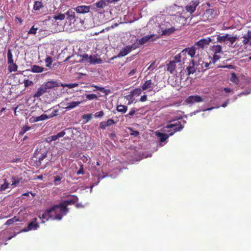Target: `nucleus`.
Segmentation results:
<instances>
[{"instance_id":"nucleus-1","label":"nucleus","mask_w":251,"mask_h":251,"mask_svg":"<svg viewBox=\"0 0 251 251\" xmlns=\"http://www.w3.org/2000/svg\"><path fill=\"white\" fill-rule=\"evenodd\" d=\"M215 36L202 38L197 42L191 47L186 48L180 53L176 55L173 60L169 63H196L195 58L199 55L200 51H201L205 48H207L210 43L215 44Z\"/></svg>"},{"instance_id":"nucleus-35","label":"nucleus","mask_w":251,"mask_h":251,"mask_svg":"<svg viewBox=\"0 0 251 251\" xmlns=\"http://www.w3.org/2000/svg\"><path fill=\"white\" fill-rule=\"evenodd\" d=\"M19 221L18 218L16 216H14L13 218L8 220L5 225H10L14 224L15 222Z\"/></svg>"},{"instance_id":"nucleus-3","label":"nucleus","mask_w":251,"mask_h":251,"mask_svg":"<svg viewBox=\"0 0 251 251\" xmlns=\"http://www.w3.org/2000/svg\"><path fill=\"white\" fill-rule=\"evenodd\" d=\"M69 211L65 205H63L62 203L58 205H53L51 208L49 209V212L52 215L53 219L60 220L64 215H65Z\"/></svg>"},{"instance_id":"nucleus-8","label":"nucleus","mask_w":251,"mask_h":251,"mask_svg":"<svg viewBox=\"0 0 251 251\" xmlns=\"http://www.w3.org/2000/svg\"><path fill=\"white\" fill-rule=\"evenodd\" d=\"M37 219L36 218L33 219V221L29 223L27 227L24 228L22 231L27 232L30 230H35L37 229L39 227L38 223L37 222Z\"/></svg>"},{"instance_id":"nucleus-21","label":"nucleus","mask_w":251,"mask_h":251,"mask_svg":"<svg viewBox=\"0 0 251 251\" xmlns=\"http://www.w3.org/2000/svg\"><path fill=\"white\" fill-rule=\"evenodd\" d=\"M193 65H195L196 71L200 73L203 72L207 69L210 64H204V66H203V64H191Z\"/></svg>"},{"instance_id":"nucleus-42","label":"nucleus","mask_w":251,"mask_h":251,"mask_svg":"<svg viewBox=\"0 0 251 251\" xmlns=\"http://www.w3.org/2000/svg\"><path fill=\"white\" fill-rule=\"evenodd\" d=\"M24 83L25 87H27L28 86H32L33 85V81L29 80L28 79H25L24 81Z\"/></svg>"},{"instance_id":"nucleus-44","label":"nucleus","mask_w":251,"mask_h":251,"mask_svg":"<svg viewBox=\"0 0 251 251\" xmlns=\"http://www.w3.org/2000/svg\"><path fill=\"white\" fill-rule=\"evenodd\" d=\"M58 109H55L53 110L52 112L48 116V119L52 118L55 116H57L58 114Z\"/></svg>"},{"instance_id":"nucleus-40","label":"nucleus","mask_w":251,"mask_h":251,"mask_svg":"<svg viewBox=\"0 0 251 251\" xmlns=\"http://www.w3.org/2000/svg\"><path fill=\"white\" fill-rule=\"evenodd\" d=\"M7 59L8 63H14V61L12 59V54L10 49L8 50L7 52Z\"/></svg>"},{"instance_id":"nucleus-29","label":"nucleus","mask_w":251,"mask_h":251,"mask_svg":"<svg viewBox=\"0 0 251 251\" xmlns=\"http://www.w3.org/2000/svg\"><path fill=\"white\" fill-rule=\"evenodd\" d=\"M44 68L41 67L37 65H34L31 69L32 72L34 73H41L44 71Z\"/></svg>"},{"instance_id":"nucleus-25","label":"nucleus","mask_w":251,"mask_h":251,"mask_svg":"<svg viewBox=\"0 0 251 251\" xmlns=\"http://www.w3.org/2000/svg\"><path fill=\"white\" fill-rule=\"evenodd\" d=\"M80 103L81 101H72L71 102L68 103L65 108L67 110H70L75 108Z\"/></svg>"},{"instance_id":"nucleus-30","label":"nucleus","mask_w":251,"mask_h":251,"mask_svg":"<svg viewBox=\"0 0 251 251\" xmlns=\"http://www.w3.org/2000/svg\"><path fill=\"white\" fill-rule=\"evenodd\" d=\"M41 219L49 220V218H52V215L50 212H49V209L46 210L45 213L42 214L41 217H40Z\"/></svg>"},{"instance_id":"nucleus-47","label":"nucleus","mask_w":251,"mask_h":251,"mask_svg":"<svg viewBox=\"0 0 251 251\" xmlns=\"http://www.w3.org/2000/svg\"><path fill=\"white\" fill-rule=\"evenodd\" d=\"M221 58V55L219 54V53H214L213 57V62H215L218 61L219 59Z\"/></svg>"},{"instance_id":"nucleus-54","label":"nucleus","mask_w":251,"mask_h":251,"mask_svg":"<svg viewBox=\"0 0 251 251\" xmlns=\"http://www.w3.org/2000/svg\"><path fill=\"white\" fill-rule=\"evenodd\" d=\"M66 133L64 130H63L57 134V136L59 138L62 137L65 135Z\"/></svg>"},{"instance_id":"nucleus-62","label":"nucleus","mask_w":251,"mask_h":251,"mask_svg":"<svg viewBox=\"0 0 251 251\" xmlns=\"http://www.w3.org/2000/svg\"><path fill=\"white\" fill-rule=\"evenodd\" d=\"M224 91L226 92V93H228V92H231V90L230 89L228 88H225L224 89Z\"/></svg>"},{"instance_id":"nucleus-58","label":"nucleus","mask_w":251,"mask_h":251,"mask_svg":"<svg viewBox=\"0 0 251 251\" xmlns=\"http://www.w3.org/2000/svg\"><path fill=\"white\" fill-rule=\"evenodd\" d=\"M135 113V111L133 109L131 110L129 113L126 115V117H128V116H133Z\"/></svg>"},{"instance_id":"nucleus-28","label":"nucleus","mask_w":251,"mask_h":251,"mask_svg":"<svg viewBox=\"0 0 251 251\" xmlns=\"http://www.w3.org/2000/svg\"><path fill=\"white\" fill-rule=\"evenodd\" d=\"M1 182L2 183H1L0 186V191H4L8 188L9 183H8L5 179H2Z\"/></svg>"},{"instance_id":"nucleus-18","label":"nucleus","mask_w":251,"mask_h":251,"mask_svg":"<svg viewBox=\"0 0 251 251\" xmlns=\"http://www.w3.org/2000/svg\"><path fill=\"white\" fill-rule=\"evenodd\" d=\"M115 123L113 119H108L107 121H103L100 123V128L102 129H105L106 127L109 126Z\"/></svg>"},{"instance_id":"nucleus-50","label":"nucleus","mask_w":251,"mask_h":251,"mask_svg":"<svg viewBox=\"0 0 251 251\" xmlns=\"http://www.w3.org/2000/svg\"><path fill=\"white\" fill-rule=\"evenodd\" d=\"M104 115V113L102 111H100L98 112H96L95 114V117H101Z\"/></svg>"},{"instance_id":"nucleus-20","label":"nucleus","mask_w":251,"mask_h":251,"mask_svg":"<svg viewBox=\"0 0 251 251\" xmlns=\"http://www.w3.org/2000/svg\"><path fill=\"white\" fill-rule=\"evenodd\" d=\"M142 91H143L142 88H135L131 92V94L130 95L126 96V99H128L129 98L131 99L133 96H138L141 94Z\"/></svg>"},{"instance_id":"nucleus-4","label":"nucleus","mask_w":251,"mask_h":251,"mask_svg":"<svg viewBox=\"0 0 251 251\" xmlns=\"http://www.w3.org/2000/svg\"><path fill=\"white\" fill-rule=\"evenodd\" d=\"M47 151L44 147H38L34 152V158H36L35 161L41 164L43 160L47 157Z\"/></svg>"},{"instance_id":"nucleus-16","label":"nucleus","mask_w":251,"mask_h":251,"mask_svg":"<svg viewBox=\"0 0 251 251\" xmlns=\"http://www.w3.org/2000/svg\"><path fill=\"white\" fill-rule=\"evenodd\" d=\"M75 11L80 14H85L88 13L91 9L90 6L80 5L74 8Z\"/></svg>"},{"instance_id":"nucleus-12","label":"nucleus","mask_w":251,"mask_h":251,"mask_svg":"<svg viewBox=\"0 0 251 251\" xmlns=\"http://www.w3.org/2000/svg\"><path fill=\"white\" fill-rule=\"evenodd\" d=\"M137 48V46L135 44H132L131 46H127L125 47L119 53V56H124L127 54L132 50L135 49Z\"/></svg>"},{"instance_id":"nucleus-46","label":"nucleus","mask_w":251,"mask_h":251,"mask_svg":"<svg viewBox=\"0 0 251 251\" xmlns=\"http://www.w3.org/2000/svg\"><path fill=\"white\" fill-rule=\"evenodd\" d=\"M91 87H95L96 88V89L97 90H100L101 92H105L106 94H107V93L106 92V90L104 89V88L103 87H99L98 86H97V85H95L94 84H92L91 85Z\"/></svg>"},{"instance_id":"nucleus-33","label":"nucleus","mask_w":251,"mask_h":251,"mask_svg":"<svg viewBox=\"0 0 251 251\" xmlns=\"http://www.w3.org/2000/svg\"><path fill=\"white\" fill-rule=\"evenodd\" d=\"M33 118H34L33 121L34 122H38V121H43L46 119H48V115H47L46 114H42L40 116L35 117H34Z\"/></svg>"},{"instance_id":"nucleus-39","label":"nucleus","mask_w":251,"mask_h":251,"mask_svg":"<svg viewBox=\"0 0 251 251\" xmlns=\"http://www.w3.org/2000/svg\"><path fill=\"white\" fill-rule=\"evenodd\" d=\"M20 179H21L19 178L17 176H13L12 177V180H11L12 184H11V185H14V186L17 185L20 182Z\"/></svg>"},{"instance_id":"nucleus-17","label":"nucleus","mask_w":251,"mask_h":251,"mask_svg":"<svg viewBox=\"0 0 251 251\" xmlns=\"http://www.w3.org/2000/svg\"><path fill=\"white\" fill-rule=\"evenodd\" d=\"M78 200V198L75 195H73L71 197L70 199L64 201L62 203L65 207H67V205L70 204H74Z\"/></svg>"},{"instance_id":"nucleus-37","label":"nucleus","mask_w":251,"mask_h":251,"mask_svg":"<svg viewBox=\"0 0 251 251\" xmlns=\"http://www.w3.org/2000/svg\"><path fill=\"white\" fill-rule=\"evenodd\" d=\"M18 67L16 64H10L8 66V71L9 73L12 72H15L17 70Z\"/></svg>"},{"instance_id":"nucleus-31","label":"nucleus","mask_w":251,"mask_h":251,"mask_svg":"<svg viewBox=\"0 0 251 251\" xmlns=\"http://www.w3.org/2000/svg\"><path fill=\"white\" fill-rule=\"evenodd\" d=\"M117 110L118 112L125 113L127 110V107L123 105H119L117 106Z\"/></svg>"},{"instance_id":"nucleus-22","label":"nucleus","mask_w":251,"mask_h":251,"mask_svg":"<svg viewBox=\"0 0 251 251\" xmlns=\"http://www.w3.org/2000/svg\"><path fill=\"white\" fill-rule=\"evenodd\" d=\"M47 92V90L45 88V87L43 86V85H42L37 90V91L34 93L33 95L34 98H39L45 93Z\"/></svg>"},{"instance_id":"nucleus-15","label":"nucleus","mask_w":251,"mask_h":251,"mask_svg":"<svg viewBox=\"0 0 251 251\" xmlns=\"http://www.w3.org/2000/svg\"><path fill=\"white\" fill-rule=\"evenodd\" d=\"M154 87V84L151 79L147 80L142 86L143 91L148 90L151 91Z\"/></svg>"},{"instance_id":"nucleus-61","label":"nucleus","mask_w":251,"mask_h":251,"mask_svg":"<svg viewBox=\"0 0 251 251\" xmlns=\"http://www.w3.org/2000/svg\"><path fill=\"white\" fill-rule=\"evenodd\" d=\"M219 67L227 68H229V69L233 68V66L231 65H228V66H219Z\"/></svg>"},{"instance_id":"nucleus-48","label":"nucleus","mask_w":251,"mask_h":251,"mask_svg":"<svg viewBox=\"0 0 251 251\" xmlns=\"http://www.w3.org/2000/svg\"><path fill=\"white\" fill-rule=\"evenodd\" d=\"M37 29L38 28H35L34 26H33L28 31V34H35Z\"/></svg>"},{"instance_id":"nucleus-2","label":"nucleus","mask_w":251,"mask_h":251,"mask_svg":"<svg viewBox=\"0 0 251 251\" xmlns=\"http://www.w3.org/2000/svg\"><path fill=\"white\" fill-rule=\"evenodd\" d=\"M216 37L215 44L211 46L210 49L214 53H220L223 52V50H226V47H235L234 43L238 39L237 36H233L229 34H221L215 36Z\"/></svg>"},{"instance_id":"nucleus-11","label":"nucleus","mask_w":251,"mask_h":251,"mask_svg":"<svg viewBox=\"0 0 251 251\" xmlns=\"http://www.w3.org/2000/svg\"><path fill=\"white\" fill-rule=\"evenodd\" d=\"M75 9H70L65 13V17L71 23H74L75 21Z\"/></svg>"},{"instance_id":"nucleus-24","label":"nucleus","mask_w":251,"mask_h":251,"mask_svg":"<svg viewBox=\"0 0 251 251\" xmlns=\"http://www.w3.org/2000/svg\"><path fill=\"white\" fill-rule=\"evenodd\" d=\"M174 134V132H171L169 134L163 133H158L157 136L160 139V141L161 142H163L167 139L169 136H172Z\"/></svg>"},{"instance_id":"nucleus-64","label":"nucleus","mask_w":251,"mask_h":251,"mask_svg":"<svg viewBox=\"0 0 251 251\" xmlns=\"http://www.w3.org/2000/svg\"><path fill=\"white\" fill-rule=\"evenodd\" d=\"M179 65L181 66V67H180V69H179V68H178L177 69V70H178V71H180V72H181V71H182V68H183V67H182V65H184V63H182V64H179Z\"/></svg>"},{"instance_id":"nucleus-7","label":"nucleus","mask_w":251,"mask_h":251,"mask_svg":"<svg viewBox=\"0 0 251 251\" xmlns=\"http://www.w3.org/2000/svg\"><path fill=\"white\" fill-rule=\"evenodd\" d=\"M155 35L154 34H151L145 36L140 39L138 40H137L136 43L135 44L136 46H137V48L139 47L140 46L143 45L148 42H150L151 41H153L155 40V38H153Z\"/></svg>"},{"instance_id":"nucleus-36","label":"nucleus","mask_w":251,"mask_h":251,"mask_svg":"<svg viewBox=\"0 0 251 251\" xmlns=\"http://www.w3.org/2000/svg\"><path fill=\"white\" fill-rule=\"evenodd\" d=\"M65 14L59 13L57 15H54L53 17V18L55 20H60L62 21L63 20H64L65 19Z\"/></svg>"},{"instance_id":"nucleus-63","label":"nucleus","mask_w":251,"mask_h":251,"mask_svg":"<svg viewBox=\"0 0 251 251\" xmlns=\"http://www.w3.org/2000/svg\"><path fill=\"white\" fill-rule=\"evenodd\" d=\"M228 104V101H225L224 103H223L222 105V106L223 107H225L227 106Z\"/></svg>"},{"instance_id":"nucleus-13","label":"nucleus","mask_w":251,"mask_h":251,"mask_svg":"<svg viewBox=\"0 0 251 251\" xmlns=\"http://www.w3.org/2000/svg\"><path fill=\"white\" fill-rule=\"evenodd\" d=\"M186 102L188 103H194L195 102H200L203 101L202 98L198 95H192L188 97L186 99Z\"/></svg>"},{"instance_id":"nucleus-19","label":"nucleus","mask_w":251,"mask_h":251,"mask_svg":"<svg viewBox=\"0 0 251 251\" xmlns=\"http://www.w3.org/2000/svg\"><path fill=\"white\" fill-rule=\"evenodd\" d=\"M162 36H169L173 34L175 31L176 28L174 27L164 29L163 27L161 28Z\"/></svg>"},{"instance_id":"nucleus-5","label":"nucleus","mask_w":251,"mask_h":251,"mask_svg":"<svg viewBox=\"0 0 251 251\" xmlns=\"http://www.w3.org/2000/svg\"><path fill=\"white\" fill-rule=\"evenodd\" d=\"M181 121H179L178 120H173L169 122L167 126H166V128H175L174 129V133L175 132L179 131L181 129L183 128V126L181 124V119H179Z\"/></svg>"},{"instance_id":"nucleus-49","label":"nucleus","mask_w":251,"mask_h":251,"mask_svg":"<svg viewBox=\"0 0 251 251\" xmlns=\"http://www.w3.org/2000/svg\"><path fill=\"white\" fill-rule=\"evenodd\" d=\"M84 174V172L83 170V166L82 165L80 166V167L79 169L77 171L76 174L77 175H83Z\"/></svg>"},{"instance_id":"nucleus-43","label":"nucleus","mask_w":251,"mask_h":251,"mask_svg":"<svg viewBox=\"0 0 251 251\" xmlns=\"http://www.w3.org/2000/svg\"><path fill=\"white\" fill-rule=\"evenodd\" d=\"M86 98L87 100H92L94 99H97L98 98L97 96L94 94H87L86 95Z\"/></svg>"},{"instance_id":"nucleus-45","label":"nucleus","mask_w":251,"mask_h":251,"mask_svg":"<svg viewBox=\"0 0 251 251\" xmlns=\"http://www.w3.org/2000/svg\"><path fill=\"white\" fill-rule=\"evenodd\" d=\"M82 118L83 119H86V122H88L92 119V114H84L82 115Z\"/></svg>"},{"instance_id":"nucleus-34","label":"nucleus","mask_w":251,"mask_h":251,"mask_svg":"<svg viewBox=\"0 0 251 251\" xmlns=\"http://www.w3.org/2000/svg\"><path fill=\"white\" fill-rule=\"evenodd\" d=\"M43 6L42 2L39 1H35L33 6V9L35 10H39Z\"/></svg>"},{"instance_id":"nucleus-41","label":"nucleus","mask_w":251,"mask_h":251,"mask_svg":"<svg viewBox=\"0 0 251 251\" xmlns=\"http://www.w3.org/2000/svg\"><path fill=\"white\" fill-rule=\"evenodd\" d=\"M30 127L28 126H24L21 131L20 132V134L21 135H23L26 131L30 129Z\"/></svg>"},{"instance_id":"nucleus-27","label":"nucleus","mask_w":251,"mask_h":251,"mask_svg":"<svg viewBox=\"0 0 251 251\" xmlns=\"http://www.w3.org/2000/svg\"><path fill=\"white\" fill-rule=\"evenodd\" d=\"M63 178L62 174H59L54 176L53 183L55 185H58L61 182V180Z\"/></svg>"},{"instance_id":"nucleus-26","label":"nucleus","mask_w":251,"mask_h":251,"mask_svg":"<svg viewBox=\"0 0 251 251\" xmlns=\"http://www.w3.org/2000/svg\"><path fill=\"white\" fill-rule=\"evenodd\" d=\"M176 64H167V70L170 72V74H173L178 71L176 70Z\"/></svg>"},{"instance_id":"nucleus-57","label":"nucleus","mask_w":251,"mask_h":251,"mask_svg":"<svg viewBox=\"0 0 251 251\" xmlns=\"http://www.w3.org/2000/svg\"><path fill=\"white\" fill-rule=\"evenodd\" d=\"M29 194H30L33 197H34L35 196V194L33 193L32 192H28L25 193L23 194L22 195V196H28Z\"/></svg>"},{"instance_id":"nucleus-56","label":"nucleus","mask_w":251,"mask_h":251,"mask_svg":"<svg viewBox=\"0 0 251 251\" xmlns=\"http://www.w3.org/2000/svg\"><path fill=\"white\" fill-rule=\"evenodd\" d=\"M137 71V70L136 69H132L131 71H130L128 75V76H132Z\"/></svg>"},{"instance_id":"nucleus-32","label":"nucleus","mask_w":251,"mask_h":251,"mask_svg":"<svg viewBox=\"0 0 251 251\" xmlns=\"http://www.w3.org/2000/svg\"><path fill=\"white\" fill-rule=\"evenodd\" d=\"M186 70H187V75H190V74H193L194 73L197 72L195 65L190 66L189 67H187L186 68Z\"/></svg>"},{"instance_id":"nucleus-51","label":"nucleus","mask_w":251,"mask_h":251,"mask_svg":"<svg viewBox=\"0 0 251 251\" xmlns=\"http://www.w3.org/2000/svg\"><path fill=\"white\" fill-rule=\"evenodd\" d=\"M148 100L147 96L146 95H144L141 97V98L139 99V101H140L141 102H144V101H146V100Z\"/></svg>"},{"instance_id":"nucleus-52","label":"nucleus","mask_w":251,"mask_h":251,"mask_svg":"<svg viewBox=\"0 0 251 251\" xmlns=\"http://www.w3.org/2000/svg\"><path fill=\"white\" fill-rule=\"evenodd\" d=\"M50 139V141H55L58 139L57 135H54L53 136H51L49 138Z\"/></svg>"},{"instance_id":"nucleus-9","label":"nucleus","mask_w":251,"mask_h":251,"mask_svg":"<svg viewBox=\"0 0 251 251\" xmlns=\"http://www.w3.org/2000/svg\"><path fill=\"white\" fill-rule=\"evenodd\" d=\"M199 3L198 0L191 1L185 6L186 10L190 14L193 13L196 10V7L199 5Z\"/></svg>"},{"instance_id":"nucleus-23","label":"nucleus","mask_w":251,"mask_h":251,"mask_svg":"<svg viewBox=\"0 0 251 251\" xmlns=\"http://www.w3.org/2000/svg\"><path fill=\"white\" fill-rule=\"evenodd\" d=\"M242 43L244 45H246L248 44L251 45V31H248L247 34L243 36Z\"/></svg>"},{"instance_id":"nucleus-14","label":"nucleus","mask_w":251,"mask_h":251,"mask_svg":"<svg viewBox=\"0 0 251 251\" xmlns=\"http://www.w3.org/2000/svg\"><path fill=\"white\" fill-rule=\"evenodd\" d=\"M46 90L50 89L59 86V83L57 81L50 80L47 81L42 84Z\"/></svg>"},{"instance_id":"nucleus-6","label":"nucleus","mask_w":251,"mask_h":251,"mask_svg":"<svg viewBox=\"0 0 251 251\" xmlns=\"http://www.w3.org/2000/svg\"><path fill=\"white\" fill-rule=\"evenodd\" d=\"M107 5L108 4L106 0H100L90 5V7L91 9L101 14L104 12L103 8Z\"/></svg>"},{"instance_id":"nucleus-55","label":"nucleus","mask_w":251,"mask_h":251,"mask_svg":"<svg viewBox=\"0 0 251 251\" xmlns=\"http://www.w3.org/2000/svg\"><path fill=\"white\" fill-rule=\"evenodd\" d=\"M78 86L77 83H70L68 84V88H73Z\"/></svg>"},{"instance_id":"nucleus-38","label":"nucleus","mask_w":251,"mask_h":251,"mask_svg":"<svg viewBox=\"0 0 251 251\" xmlns=\"http://www.w3.org/2000/svg\"><path fill=\"white\" fill-rule=\"evenodd\" d=\"M230 80L236 84H237L239 82V79L237 77L235 73H232L231 75V77L230 78Z\"/></svg>"},{"instance_id":"nucleus-60","label":"nucleus","mask_w":251,"mask_h":251,"mask_svg":"<svg viewBox=\"0 0 251 251\" xmlns=\"http://www.w3.org/2000/svg\"><path fill=\"white\" fill-rule=\"evenodd\" d=\"M214 12V10L213 9H207L206 10V14H212L213 12Z\"/></svg>"},{"instance_id":"nucleus-10","label":"nucleus","mask_w":251,"mask_h":251,"mask_svg":"<svg viewBox=\"0 0 251 251\" xmlns=\"http://www.w3.org/2000/svg\"><path fill=\"white\" fill-rule=\"evenodd\" d=\"M82 61H87L88 63H99L101 60L98 58L96 55L88 56V54L84 55L82 58Z\"/></svg>"},{"instance_id":"nucleus-53","label":"nucleus","mask_w":251,"mask_h":251,"mask_svg":"<svg viewBox=\"0 0 251 251\" xmlns=\"http://www.w3.org/2000/svg\"><path fill=\"white\" fill-rule=\"evenodd\" d=\"M46 63H52L53 62V60L51 57L50 56H47L45 59Z\"/></svg>"},{"instance_id":"nucleus-59","label":"nucleus","mask_w":251,"mask_h":251,"mask_svg":"<svg viewBox=\"0 0 251 251\" xmlns=\"http://www.w3.org/2000/svg\"><path fill=\"white\" fill-rule=\"evenodd\" d=\"M139 134V132L137 131H132V132L131 133V135H133L134 136H137Z\"/></svg>"}]
</instances>
